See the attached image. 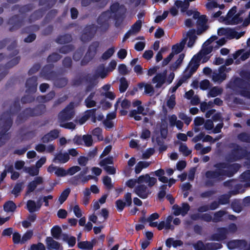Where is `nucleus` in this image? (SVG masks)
Masks as SVG:
<instances>
[{
    "mask_svg": "<svg viewBox=\"0 0 250 250\" xmlns=\"http://www.w3.org/2000/svg\"><path fill=\"white\" fill-rule=\"evenodd\" d=\"M186 42V38H184L180 43H177L173 46L172 52L171 53L173 54V56L174 54H178L182 51Z\"/></svg>",
    "mask_w": 250,
    "mask_h": 250,
    "instance_id": "nucleus-26",
    "label": "nucleus"
},
{
    "mask_svg": "<svg viewBox=\"0 0 250 250\" xmlns=\"http://www.w3.org/2000/svg\"><path fill=\"white\" fill-rule=\"evenodd\" d=\"M28 250H46V249L43 244L39 243L32 245Z\"/></svg>",
    "mask_w": 250,
    "mask_h": 250,
    "instance_id": "nucleus-45",
    "label": "nucleus"
},
{
    "mask_svg": "<svg viewBox=\"0 0 250 250\" xmlns=\"http://www.w3.org/2000/svg\"><path fill=\"white\" fill-rule=\"evenodd\" d=\"M88 158L84 156H81L78 159V162L81 166H84L86 165Z\"/></svg>",
    "mask_w": 250,
    "mask_h": 250,
    "instance_id": "nucleus-61",
    "label": "nucleus"
},
{
    "mask_svg": "<svg viewBox=\"0 0 250 250\" xmlns=\"http://www.w3.org/2000/svg\"><path fill=\"white\" fill-rule=\"evenodd\" d=\"M154 174L158 177L159 181L163 183H168V186L171 187L173 184L176 182V180L173 178L168 179L167 177L165 176V171L163 169H159L154 171Z\"/></svg>",
    "mask_w": 250,
    "mask_h": 250,
    "instance_id": "nucleus-9",
    "label": "nucleus"
},
{
    "mask_svg": "<svg viewBox=\"0 0 250 250\" xmlns=\"http://www.w3.org/2000/svg\"><path fill=\"white\" fill-rule=\"evenodd\" d=\"M24 171L32 176H36L38 175L39 173V169L36 167H25Z\"/></svg>",
    "mask_w": 250,
    "mask_h": 250,
    "instance_id": "nucleus-33",
    "label": "nucleus"
},
{
    "mask_svg": "<svg viewBox=\"0 0 250 250\" xmlns=\"http://www.w3.org/2000/svg\"><path fill=\"white\" fill-rule=\"evenodd\" d=\"M246 246V242L241 240H233L229 242L228 247L229 249H233L236 248H243Z\"/></svg>",
    "mask_w": 250,
    "mask_h": 250,
    "instance_id": "nucleus-23",
    "label": "nucleus"
},
{
    "mask_svg": "<svg viewBox=\"0 0 250 250\" xmlns=\"http://www.w3.org/2000/svg\"><path fill=\"white\" fill-rule=\"evenodd\" d=\"M125 204L127 206H130L132 204V198H131V194L130 193L127 192L125 195Z\"/></svg>",
    "mask_w": 250,
    "mask_h": 250,
    "instance_id": "nucleus-57",
    "label": "nucleus"
},
{
    "mask_svg": "<svg viewBox=\"0 0 250 250\" xmlns=\"http://www.w3.org/2000/svg\"><path fill=\"white\" fill-rule=\"evenodd\" d=\"M245 33V31L238 32L233 29H229L228 38L229 39H238L243 36Z\"/></svg>",
    "mask_w": 250,
    "mask_h": 250,
    "instance_id": "nucleus-27",
    "label": "nucleus"
},
{
    "mask_svg": "<svg viewBox=\"0 0 250 250\" xmlns=\"http://www.w3.org/2000/svg\"><path fill=\"white\" fill-rule=\"evenodd\" d=\"M236 7H233L228 13V14L224 20L225 23L227 24H234L239 23L241 21L239 14H235Z\"/></svg>",
    "mask_w": 250,
    "mask_h": 250,
    "instance_id": "nucleus-6",
    "label": "nucleus"
},
{
    "mask_svg": "<svg viewBox=\"0 0 250 250\" xmlns=\"http://www.w3.org/2000/svg\"><path fill=\"white\" fill-rule=\"evenodd\" d=\"M78 247L81 249L90 250L93 248V245L92 242L83 241L78 243Z\"/></svg>",
    "mask_w": 250,
    "mask_h": 250,
    "instance_id": "nucleus-31",
    "label": "nucleus"
},
{
    "mask_svg": "<svg viewBox=\"0 0 250 250\" xmlns=\"http://www.w3.org/2000/svg\"><path fill=\"white\" fill-rule=\"evenodd\" d=\"M98 46L99 44L97 42H95L90 45L89 48V51L87 53L86 57L89 56L91 58H92L96 54Z\"/></svg>",
    "mask_w": 250,
    "mask_h": 250,
    "instance_id": "nucleus-34",
    "label": "nucleus"
},
{
    "mask_svg": "<svg viewBox=\"0 0 250 250\" xmlns=\"http://www.w3.org/2000/svg\"><path fill=\"white\" fill-rule=\"evenodd\" d=\"M41 205L40 201L36 203L32 200L28 201L27 204V209L30 212H35L41 208Z\"/></svg>",
    "mask_w": 250,
    "mask_h": 250,
    "instance_id": "nucleus-25",
    "label": "nucleus"
},
{
    "mask_svg": "<svg viewBox=\"0 0 250 250\" xmlns=\"http://www.w3.org/2000/svg\"><path fill=\"white\" fill-rule=\"evenodd\" d=\"M209 86V82L208 80H205L201 81L200 83V87L202 90H206Z\"/></svg>",
    "mask_w": 250,
    "mask_h": 250,
    "instance_id": "nucleus-54",
    "label": "nucleus"
},
{
    "mask_svg": "<svg viewBox=\"0 0 250 250\" xmlns=\"http://www.w3.org/2000/svg\"><path fill=\"white\" fill-rule=\"evenodd\" d=\"M36 219L35 215H31L29 216L25 220L22 222V225L24 228H28L30 227L32 224L35 222Z\"/></svg>",
    "mask_w": 250,
    "mask_h": 250,
    "instance_id": "nucleus-29",
    "label": "nucleus"
},
{
    "mask_svg": "<svg viewBox=\"0 0 250 250\" xmlns=\"http://www.w3.org/2000/svg\"><path fill=\"white\" fill-rule=\"evenodd\" d=\"M116 117V114L112 112L107 115L106 119L104 120V124L105 127L107 128H111L114 126V122L112 121Z\"/></svg>",
    "mask_w": 250,
    "mask_h": 250,
    "instance_id": "nucleus-20",
    "label": "nucleus"
},
{
    "mask_svg": "<svg viewBox=\"0 0 250 250\" xmlns=\"http://www.w3.org/2000/svg\"><path fill=\"white\" fill-rule=\"evenodd\" d=\"M69 160V156L67 153H59L55 155L53 161L55 163H65Z\"/></svg>",
    "mask_w": 250,
    "mask_h": 250,
    "instance_id": "nucleus-17",
    "label": "nucleus"
},
{
    "mask_svg": "<svg viewBox=\"0 0 250 250\" xmlns=\"http://www.w3.org/2000/svg\"><path fill=\"white\" fill-rule=\"evenodd\" d=\"M141 25L142 22L141 21L139 20L137 21L132 26L129 31L125 34L123 41L124 42L126 39L129 38V36L135 35L138 33L141 29Z\"/></svg>",
    "mask_w": 250,
    "mask_h": 250,
    "instance_id": "nucleus-14",
    "label": "nucleus"
},
{
    "mask_svg": "<svg viewBox=\"0 0 250 250\" xmlns=\"http://www.w3.org/2000/svg\"><path fill=\"white\" fill-rule=\"evenodd\" d=\"M58 135L59 131L58 130H52L42 137V142L43 143H47L57 138Z\"/></svg>",
    "mask_w": 250,
    "mask_h": 250,
    "instance_id": "nucleus-22",
    "label": "nucleus"
},
{
    "mask_svg": "<svg viewBox=\"0 0 250 250\" xmlns=\"http://www.w3.org/2000/svg\"><path fill=\"white\" fill-rule=\"evenodd\" d=\"M115 50L114 48H110L106 51L102 55L104 60H107L110 58L114 54Z\"/></svg>",
    "mask_w": 250,
    "mask_h": 250,
    "instance_id": "nucleus-44",
    "label": "nucleus"
},
{
    "mask_svg": "<svg viewBox=\"0 0 250 250\" xmlns=\"http://www.w3.org/2000/svg\"><path fill=\"white\" fill-rule=\"evenodd\" d=\"M64 240L66 241L70 247L74 246L76 244V238L73 236H66Z\"/></svg>",
    "mask_w": 250,
    "mask_h": 250,
    "instance_id": "nucleus-49",
    "label": "nucleus"
},
{
    "mask_svg": "<svg viewBox=\"0 0 250 250\" xmlns=\"http://www.w3.org/2000/svg\"><path fill=\"white\" fill-rule=\"evenodd\" d=\"M43 183V179L41 177H37L34 180L30 183L27 185L28 193L33 191L36 188L38 185L42 184Z\"/></svg>",
    "mask_w": 250,
    "mask_h": 250,
    "instance_id": "nucleus-16",
    "label": "nucleus"
},
{
    "mask_svg": "<svg viewBox=\"0 0 250 250\" xmlns=\"http://www.w3.org/2000/svg\"><path fill=\"white\" fill-rule=\"evenodd\" d=\"M88 219L94 224H99L103 223V222H100L101 221V218L96 216L94 213L90 215Z\"/></svg>",
    "mask_w": 250,
    "mask_h": 250,
    "instance_id": "nucleus-43",
    "label": "nucleus"
},
{
    "mask_svg": "<svg viewBox=\"0 0 250 250\" xmlns=\"http://www.w3.org/2000/svg\"><path fill=\"white\" fill-rule=\"evenodd\" d=\"M179 117L184 121L185 123L188 125H189L191 121V119L190 118L188 117L186 114L183 113L179 114Z\"/></svg>",
    "mask_w": 250,
    "mask_h": 250,
    "instance_id": "nucleus-53",
    "label": "nucleus"
},
{
    "mask_svg": "<svg viewBox=\"0 0 250 250\" xmlns=\"http://www.w3.org/2000/svg\"><path fill=\"white\" fill-rule=\"evenodd\" d=\"M237 227L236 225L233 224H231L229 226L228 229H222L220 232V234L216 236L214 239L217 241H221L224 240L226 237V234L227 233L229 232H233L235 231Z\"/></svg>",
    "mask_w": 250,
    "mask_h": 250,
    "instance_id": "nucleus-11",
    "label": "nucleus"
},
{
    "mask_svg": "<svg viewBox=\"0 0 250 250\" xmlns=\"http://www.w3.org/2000/svg\"><path fill=\"white\" fill-rule=\"evenodd\" d=\"M125 205V203L121 200H118L116 202V207L120 211L123 210Z\"/></svg>",
    "mask_w": 250,
    "mask_h": 250,
    "instance_id": "nucleus-60",
    "label": "nucleus"
},
{
    "mask_svg": "<svg viewBox=\"0 0 250 250\" xmlns=\"http://www.w3.org/2000/svg\"><path fill=\"white\" fill-rule=\"evenodd\" d=\"M33 235L32 230H28L26 231L22 236L21 240V243H24L28 240H30Z\"/></svg>",
    "mask_w": 250,
    "mask_h": 250,
    "instance_id": "nucleus-39",
    "label": "nucleus"
},
{
    "mask_svg": "<svg viewBox=\"0 0 250 250\" xmlns=\"http://www.w3.org/2000/svg\"><path fill=\"white\" fill-rule=\"evenodd\" d=\"M3 208L6 212H13L16 208V206L13 202L9 201L5 203Z\"/></svg>",
    "mask_w": 250,
    "mask_h": 250,
    "instance_id": "nucleus-30",
    "label": "nucleus"
},
{
    "mask_svg": "<svg viewBox=\"0 0 250 250\" xmlns=\"http://www.w3.org/2000/svg\"><path fill=\"white\" fill-rule=\"evenodd\" d=\"M141 102L139 101H137L133 103V105L134 106H138L137 108V110L139 113L143 115H146V112L145 110V106H141L140 105Z\"/></svg>",
    "mask_w": 250,
    "mask_h": 250,
    "instance_id": "nucleus-36",
    "label": "nucleus"
},
{
    "mask_svg": "<svg viewBox=\"0 0 250 250\" xmlns=\"http://www.w3.org/2000/svg\"><path fill=\"white\" fill-rule=\"evenodd\" d=\"M157 182L156 178L146 174L140 176L137 179H129L126 182V185L130 188L136 186L134 189V193L140 198L145 199L151 194L149 188L154 186Z\"/></svg>",
    "mask_w": 250,
    "mask_h": 250,
    "instance_id": "nucleus-1",
    "label": "nucleus"
},
{
    "mask_svg": "<svg viewBox=\"0 0 250 250\" xmlns=\"http://www.w3.org/2000/svg\"><path fill=\"white\" fill-rule=\"evenodd\" d=\"M229 69L225 66H222L218 72H214L212 75V80L215 83H221L227 77L226 73L228 72Z\"/></svg>",
    "mask_w": 250,
    "mask_h": 250,
    "instance_id": "nucleus-8",
    "label": "nucleus"
},
{
    "mask_svg": "<svg viewBox=\"0 0 250 250\" xmlns=\"http://www.w3.org/2000/svg\"><path fill=\"white\" fill-rule=\"evenodd\" d=\"M74 104H70L59 115V122L66 121L71 119L74 117Z\"/></svg>",
    "mask_w": 250,
    "mask_h": 250,
    "instance_id": "nucleus-7",
    "label": "nucleus"
},
{
    "mask_svg": "<svg viewBox=\"0 0 250 250\" xmlns=\"http://www.w3.org/2000/svg\"><path fill=\"white\" fill-rule=\"evenodd\" d=\"M221 93L222 90L220 88L217 87H214L213 88L210 90V91L208 92V96L214 97L220 94Z\"/></svg>",
    "mask_w": 250,
    "mask_h": 250,
    "instance_id": "nucleus-38",
    "label": "nucleus"
},
{
    "mask_svg": "<svg viewBox=\"0 0 250 250\" xmlns=\"http://www.w3.org/2000/svg\"><path fill=\"white\" fill-rule=\"evenodd\" d=\"M173 217L171 215L168 216L165 221L159 223L158 229L162 230L163 229H173L174 227L171 225Z\"/></svg>",
    "mask_w": 250,
    "mask_h": 250,
    "instance_id": "nucleus-13",
    "label": "nucleus"
},
{
    "mask_svg": "<svg viewBox=\"0 0 250 250\" xmlns=\"http://www.w3.org/2000/svg\"><path fill=\"white\" fill-rule=\"evenodd\" d=\"M175 4L177 8H181L182 12L186 11L189 6V3L186 0L184 1H177Z\"/></svg>",
    "mask_w": 250,
    "mask_h": 250,
    "instance_id": "nucleus-32",
    "label": "nucleus"
},
{
    "mask_svg": "<svg viewBox=\"0 0 250 250\" xmlns=\"http://www.w3.org/2000/svg\"><path fill=\"white\" fill-rule=\"evenodd\" d=\"M80 170L81 168L79 166H73L69 168L67 170H66V175H72L76 172L79 171Z\"/></svg>",
    "mask_w": 250,
    "mask_h": 250,
    "instance_id": "nucleus-48",
    "label": "nucleus"
},
{
    "mask_svg": "<svg viewBox=\"0 0 250 250\" xmlns=\"http://www.w3.org/2000/svg\"><path fill=\"white\" fill-rule=\"evenodd\" d=\"M175 243H178V245H181L182 242L180 241L174 240L173 238H169L166 241V245L167 247H170L173 246L176 247L178 244H175Z\"/></svg>",
    "mask_w": 250,
    "mask_h": 250,
    "instance_id": "nucleus-46",
    "label": "nucleus"
},
{
    "mask_svg": "<svg viewBox=\"0 0 250 250\" xmlns=\"http://www.w3.org/2000/svg\"><path fill=\"white\" fill-rule=\"evenodd\" d=\"M92 139L91 135H84L83 136V143L87 146H89L92 144Z\"/></svg>",
    "mask_w": 250,
    "mask_h": 250,
    "instance_id": "nucleus-47",
    "label": "nucleus"
},
{
    "mask_svg": "<svg viewBox=\"0 0 250 250\" xmlns=\"http://www.w3.org/2000/svg\"><path fill=\"white\" fill-rule=\"evenodd\" d=\"M108 71L103 65L99 66L96 70L95 75L97 78H105L108 75Z\"/></svg>",
    "mask_w": 250,
    "mask_h": 250,
    "instance_id": "nucleus-24",
    "label": "nucleus"
},
{
    "mask_svg": "<svg viewBox=\"0 0 250 250\" xmlns=\"http://www.w3.org/2000/svg\"><path fill=\"white\" fill-rule=\"evenodd\" d=\"M98 94L92 92L87 97L85 100V105L88 107H92L96 105V101L97 99Z\"/></svg>",
    "mask_w": 250,
    "mask_h": 250,
    "instance_id": "nucleus-18",
    "label": "nucleus"
},
{
    "mask_svg": "<svg viewBox=\"0 0 250 250\" xmlns=\"http://www.w3.org/2000/svg\"><path fill=\"white\" fill-rule=\"evenodd\" d=\"M196 250H206V248L202 242H198L194 245Z\"/></svg>",
    "mask_w": 250,
    "mask_h": 250,
    "instance_id": "nucleus-64",
    "label": "nucleus"
},
{
    "mask_svg": "<svg viewBox=\"0 0 250 250\" xmlns=\"http://www.w3.org/2000/svg\"><path fill=\"white\" fill-rule=\"evenodd\" d=\"M47 171L50 173H54L57 176L62 177L66 176V170L62 167H59L50 165L47 168Z\"/></svg>",
    "mask_w": 250,
    "mask_h": 250,
    "instance_id": "nucleus-15",
    "label": "nucleus"
},
{
    "mask_svg": "<svg viewBox=\"0 0 250 250\" xmlns=\"http://www.w3.org/2000/svg\"><path fill=\"white\" fill-rule=\"evenodd\" d=\"M4 171H6V173H7V172H11V178L14 180L17 179L20 176V173L18 172L15 171L13 170V168L12 166H11L7 169H6Z\"/></svg>",
    "mask_w": 250,
    "mask_h": 250,
    "instance_id": "nucleus-37",
    "label": "nucleus"
},
{
    "mask_svg": "<svg viewBox=\"0 0 250 250\" xmlns=\"http://www.w3.org/2000/svg\"><path fill=\"white\" fill-rule=\"evenodd\" d=\"M46 243L48 249L58 250L60 248V244L59 243L55 241L50 237L46 238Z\"/></svg>",
    "mask_w": 250,
    "mask_h": 250,
    "instance_id": "nucleus-21",
    "label": "nucleus"
},
{
    "mask_svg": "<svg viewBox=\"0 0 250 250\" xmlns=\"http://www.w3.org/2000/svg\"><path fill=\"white\" fill-rule=\"evenodd\" d=\"M69 193V188H67L62 192L59 199V200L61 204H62L64 202V201L66 199L67 197H68Z\"/></svg>",
    "mask_w": 250,
    "mask_h": 250,
    "instance_id": "nucleus-40",
    "label": "nucleus"
},
{
    "mask_svg": "<svg viewBox=\"0 0 250 250\" xmlns=\"http://www.w3.org/2000/svg\"><path fill=\"white\" fill-rule=\"evenodd\" d=\"M186 14L188 16H190L193 15V18L195 20L197 19V22L199 25V28L197 31V35L201 34L207 29V26L206 25L207 20L205 16H200V13L195 9L194 10H188L186 12Z\"/></svg>",
    "mask_w": 250,
    "mask_h": 250,
    "instance_id": "nucleus-4",
    "label": "nucleus"
},
{
    "mask_svg": "<svg viewBox=\"0 0 250 250\" xmlns=\"http://www.w3.org/2000/svg\"><path fill=\"white\" fill-rule=\"evenodd\" d=\"M215 171H208L206 173L208 178L221 179L224 176H231L236 171L238 166L236 165L228 166L226 164H219L216 166Z\"/></svg>",
    "mask_w": 250,
    "mask_h": 250,
    "instance_id": "nucleus-3",
    "label": "nucleus"
},
{
    "mask_svg": "<svg viewBox=\"0 0 250 250\" xmlns=\"http://www.w3.org/2000/svg\"><path fill=\"white\" fill-rule=\"evenodd\" d=\"M120 8L121 7L119 6V4H114L111 7V11H107L101 15L98 19L99 22L101 24H103L104 22H107L113 16H114V13L118 11ZM106 25L107 23H105V26Z\"/></svg>",
    "mask_w": 250,
    "mask_h": 250,
    "instance_id": "nucleus-5",
    "label": "nucleus"
},
{
    "mask_svg": "<svg viewBox=\"0 0 250 250\" xmlns=\"http://www.w3.org/2000/svg\"><path fill=\"white\" fill-rule=\"evenodd\" d=\"M61 231L62 230L60 227L55 226L51 229V234L55 238L58 239L60 236Z\"/></svg>",
    "mask_w": 250,
    "mask_h": 250,
    "instance_id": "nucleus-41",
    "label": "nucleus"
},
{
    "mask_svg": "<svg viewBox=\"0 0 250 250\" xmlns=\"http://www.w3.org/2000/svg\"><path fill=\"white\" fill-rule=\"evenodd\" d=\"M21 235L18 232H15L13 234V241L15 244L21 243Z\"/></svg>",
    "mask_w": 250,
    "mask_h": 250,
    "instance_id": "nucleus-55",
    "label": "nucleus"
},
{
    "mask_svg": "<svg viewBox=\"0 0 250 250\" xmlns=\"http://www.w3.org/2000/svg\"><path fill=\"white\" fill-rule=\"evenodd\" d=\"M179 150L185 156L189 155L191 152V151L188 149V147L185 145H182L180 146Z\"/></svg>",
    "mask_w": 250,
    "mask_h": 250,
    "instance_id": "nucleus-52",
    "label": "nucleus"
},
{
    "mask_svg": "<svg viewBox=\"0 0 250 250\" xmlns=\"http://www.w3.org/2000/svg\"><path fill=\"white\" fill-rule=\"evenodd\" d=\"M73 211L76 217L79 218L82 216V212L78 205H75Z\"/></svg>",
    "mask_w": 250,
    "mask_h": 250,
    "instance_id": "nucleus-58",
    "label": "nucleus"
},
{
    "mask_svg": "<svg viewBox=\"0 0 250 250\" xmlns=\"http://www.w3.org/2000/svg\"><path fill=\"white\" fill-rule=\"evenodd\" d=\"M23 188V183H19L16 185L12 193L16 197Z\"/></svg>",
    "mask_w": 250,
    "mask_h": 250,
    "instance_id": "nucleus-42",
    "label": "nucleus"
},
{
    "mask_svg": "<svg viewBox=\"0 0 250 250\" xmlns=\"http://www.w3.org/2000/svg\"><path fill=\"white\" fill-rule=\"evenodd\" d=\"M190 207L187 203H183L181 206L174 205L172 207L173 213L175 216L181 215L185 216L189 210Z\"/></svg>",
    "mask_w": 250,
    "mask_h": 250,
    "instance_id": "nucleus-10",
    "label": "nucleus"
},
{
    "mask_svg": "<svg viewBox=\"0 0 250 250\" xmlns=\"http://www.w3.org/2000/svg\"><path fill=\"white\" fill-rule=\"evenodd\" d=\"M217 38L213 36L204 43L201 51L197 55H195L190 62L187 72H194L199 66L200 62H205L208 60L209 57L208 55L212 51L213 48V45L211 44Z\"/></svg>",
    "mask_w": 250,
    "mask_h": 250,
    "instance_id": "nucleus-2",
    "label": "nucleus"
},
{
    "mask_svg": "<svg viewBox=\"0 0 250 250\" xmlns=\"http://www.w3.org/2000/svg\"><path fill=\"white\" fill-rule=\"evenodd\" d=\"M65 121H62V122H59L60 123V126L68 129H73L75 128V125L74 123L72 122L65 123Z\"/></svg>",
    "mask_w": 250,
    "mask_h": 250,
    "instance_id": "nucleus-51",
    "label": "nucleus"
},
{
    "mask_svg": "<svg viewBox=\"0 0 250 250\" xmlns=\"http://www.w3.org/2000/svg\"><path fill=\"white\" fill-rule=\"evenodd\" d=\"M104 169L109 174H114L115 173L116 170L114 167L110 166H104L103 167Z\"/></svg>",
    "mask_w": 250,
    "mask_h": 250,
    "instance_id": "nucleus-63",
    "label": "nucleus"
},
{
    "mask_svg": "<svg viewBox=\"0 0 250 250\" xmlns=\"http://www.w3.org/2000/svg\"><path fill=\"white\" fill-rule=\"evenodd\" d=\"M128 86V82L125 78L120 79V85L119 86L120 91L121 92H125Z\"/></svg>",
    "mask_w": 250,
    "mask_h": 250,
    "instance_id": "nucleus-35",
    "label": "nucleus"
},
{
    "mask_svg": "<svg viewBox=\"0 0 250 250\" xmlns=\"http://www.w3.org/2000/svg\"><path fill=\"white\" fill-rule=\"evenodd\" d=\"M166 74L167 71L165 70L162 73L158 74L153 78L152 82L156 84L155 87L156 88L161 87L165 83Z\"/></svg>",
    "mask_w": 250,
    "mask_h": 250,
    "instance_id": "nucleus-12",
    "label": "nucleus"
},
{
    "mask_svg": "<svg viewBox=\"0 0 250 250\" xmlns=\"http://www.w3.org/2000/svg\"><path fill=\"white\" fill-rule=\"evenodd\" d=\"M101 94L103 96H104L107 98H109L110 100H113L115 98V95L114 93L111 90L110 91L107 92H102Z\"/></svg>",
    "mask_w": 250,
    "mask_h": 250,
    "instance_id": "nucleus-59",
    "label": "nucleus"
},
{
    "mask_svg": "<svg viewBox=\"0 0 250 250\" xmlns=\"http://www.w3.org/2000/svg\"><path fill=\"white\" fill-rule=\"evenodd\" d=\"M108 215V211L106 208H103L101 211L100 214L99 215V217L101 219V221L100 222H104L107 218Z\"/></svg>",
    "mask_w": 250,
    "mask_h": 250,
    "instance_id": "nucleus-50",
    "label": "nucleus"
},
{
    "mask_svg": "<svg viewBox=\"0 0 250 250\" xmlns=\"http://www.w3.org/2000/svg\"><path fill=\"white\" fill-rule=\"evenodd\" d=\"M149 165L150 163L147 162L141 161L139 162L135 167V173L136 174L140 173L143 169L147 167Z\"/></svg>",
    "mask_w": 250,
    "mask_h": 250,
    "instance_id": "nucleus-28",
    "label": "nucleus"
},
{
    "mask_svg": "<svg viewBox=\"0 0 250 250\" xmlns=\"http://www.w3.org/2000/svg\"><path fill=\"white\" fill-rule=\"evenodd\" d=\"M175 96L174 95H172L170 97L167 102V105L169 108H172L175 106Z\"/></svg>",
    "mask_w": 250,
    "mask_h": 250,
    "instance_id": "nucleus-56",
    "label": "nucleus"
},
{
    "mask_svg": "<svg viewBox=\"0 0 250 250\" xmlns=\"http://www.w3.org/2000/svg\"><path fill=\"white\" fill-rule=\"evenodd\" d=\"M184 38H186V41L188 39V46L189 47H191L196 39V36H195V31L194 30H190L186 34V35L184 36Z\"/></svg>",
    "mask_w": 250,
    "mask_h": 250,
    "instance_id": "nucleus-19",
    "label": "nucleus"
},
{
    "mask_svg": "<svg viewBox=\"0 0 250 250\" xmlns=\"http://www.w3.org/2000/svg\"><path fill=\"white\" fill-rule=\"evenodd\" d=\"M166 188L167 186L166 185H163L161 186V190L159 191L158 193V197L159 199H162L165 196L166 194L165 189H166Z\"/></svg>",
    "mask_w": 250,
    "mask_h": 250,
    "instance_id": "nucleus-62",
    "label": "nucleus"
}]
</instances>
